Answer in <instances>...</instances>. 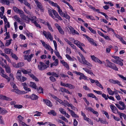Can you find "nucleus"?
Listing matches in <instances>:
<instances>
[{
  "label": "nucleus",
  "mask_w": 126,
  "mask_h": 126,
  "mask_svg": "<svg viewBox=\"0 0 126 126\" xmlns=\"http://www.w3.org/2000/svg\"><path fill=\"white\" fill-rule=\"evenodd\" d=\"M68 28H69V29L70 30V31L71 32L72 34H73V33H74V31H75V30L71 26H68Z\"/></svg>",
  "instance_id": "nucleus-48"
},
{
  "label": "nucleus",
  "mask_w": 126,
  "mask_h": 126,
  "mask_svg": "<svg viewBox=\"0 0 126 126\" xmlns=\"http://www.w3.org/2000/svg\"><path fill=\"white\" fill-rule=\"evenodd\" d=\"M107 65L106 66L109 67L116 71L118 70V68L115 66V64L110 62L108 60H106Z\"/></svg>",
  "instance_id": "nucleus-1"
},
{
  "label": "nucleus",
  "mask_w": 126,
  "mask_h": 126,
  "mask_svg": "<svg viewBox=\"0 0 126 126\" xmlns=\"http://www.w3.org/2000/svg\"><path fill=\"white\" fill-rule=\"evenodd\" d=\"M85 109L88 110V111H90L91 112H92L93 109L90 107H86L85 108Z\"/></svg>",
  "instance_id": "nucleus-60"
},
{
  "label": "nucleus",
  "mask_w": 126,
  "mask_h": 126,
  "mask_svg": "<svg viewBox=\"0 0 126 126\" xmlns=\"http://www.w3.org/2000/svg\"><path fill=\"white\" fill-rule=\"evenodd\" d=\"M88 28L90 30L91 32L94 34H96V32L94 30H93L90 27H88Z\"/></svg>",
  "instance_id": "nucleus-45"
},
{
  "label": "nucleus",
  "mask_w": 126,
  "mask_h": 126,
  "mask_svg": "<svg viewBox=\"0 0 126 126\" xmlns=\"http://www.w3.org/2000/svg\"><path fill=\"white\" fill-rule=\"evenodd\" d=\"M55 25L58 30L59 32L61 34H63L64 33V32L63 29L61 28V27L59 26L58 24L55 23Z\"/></svg>",
  "instance_id": "nucleus-9"
},
{
  "label": "nucleus",
  "mask_w": 126,
  "mask_h": 126,
  "mask_svg": "<svg viewBox=\"0 0 126 126\" xmlns=\"http://www.w3.org/2000/svg\"><path fill=\"white\" fill-rule=\"evenodd\" d=\"M111 116L115 120L117 121L120 120V119L118 117H115L113 114H111Z\"/></svg>",
  "instance_id": "nucleus-49"
},
{
  "label": "nucleus",
  "mask_w": 126,
  "mask_h": 126,
  "mask_svg": "<svg viewBox=\"0 0 126 126\" xmlns=\"http://www.w3.org/2000/svg\"><path fill=\"white\" fill-rule=\"evenodd\" d=\"M27 79V78L26 77L23 76L22 78L21 79V78L19 80L21 82H23L26 80Z\"/></svg>",
  "instance_id": "nucleus-52"
},
{
  "label": "nucleus",
  "mask_w": 126,
  "mask_h": 126,
  "mask_svg": "<svg viewBox=\"0 0 126 126\" xmlns=\"http://www.w3.org/2000/svg\"><path fill=\"white\" fill-rule=\"evenodd\" d=\"M109 82L112 83L113 84H117L120 86L123 87L122 85L120 84L121 82L119 81L118 80H115L113 79H110L109 80Z\"/></svg>",
  "instance_id": "nucleus-8"
},
{
  "label": "nucleus",
  "mask_w": 126,
  "mask_h": 126,
  "mask_svg": "<svg viewBox=\"0 0 126 126\" xmlns=\"http://www.w3.org/2000/svg\"><path fill=\"white\" fill-rule=\"evenodd\" d=\"M14 107L15 108L20 109L22 107V106L21 105H15Z\"/></svg>",
  "instance_id": "nucleus-55"
},
{
  "label": "nucleus",
  "mask_w": 126,
  "mask_h": 126,
  "mask_svg": "<svg viewBox=\"0 0 126 126\" xmlns=\"http://www.w3.org/2000/svg\"><path fill=\"white\" fill-rule=\"evenodd\" d=\"M70 113L71 114L73 117L75 118H78L79 117L74 112L73 110L71 111Z\"/></svg>",
  "instance_id": "nucleus-37"
},
{
  "label": "nucleus",
  "mask_w": 126,
  "mask_h": 126,
  "mask_svg": "<svg viewBox=\"0 0 126 126\" xmlns=\"http://www.w3.org/2000/svg\"><path fill=\"white\" fill-rule=\"evenodd\" d=\"M83 69L84 71H85L86 72L90 74L91 75H93L94 76L93 73L92 72L91 70H90L86 68H83Z\"/></svg>",
  "instance_id": "nucleus-20"
},
{
  "label": "nucleus",
  "mask_w": 126,
  "mask_h": 126,
  "mask_svg": "<svg viewBox=\"0 0 126 126\" xmlns=\"http://www.w3.org/2000/svg\"><path fill=\"white\" fill-rule=\"evenodd\" d=\"M11 91L12 92H14L18 94L21 93V91L18 89H14L11 90Z\"/></svg>",
  "instance_id": "nucleus-36"
},
{
  "label": "nucleus",
  "mask_w": 126,
  "mask_h": 126,
  "mask_svg": "<svg viewBox=\"0 0 126 126\" xmlns=\"http://www.w3.org/2000/svg\"><path fill=\"white\" fill-rule=\"evenodd\" d=\"M36 17L35 16H33L32 17H30V20H31V21L32 22L35 23V22H36L35 20V19L36 18Z\"/></svg>",
  "instance_id": "nucleus-40"
},
{
  "label": "nucleus",
  "mask_w": 126,
  "mask_h": 126,
  "mask_svg": "<svg viewBox=\"0 0 126 126\" xmlns=\"http://www.w3.org/2000/svg\"><path fill=\"white\" fill-rule=\"evenodd\" d=\"M5 27H6L8 28H9L10 27V25L9 23L8 22L7 23H5Z\"/></svg>",
  "instance_id": "nucleus-61"
},
{
  "label": "nucleus",
  "mask_w": 126,
  "mask_h": 126,
  "mask_svg": "<svg viewBox=\"0 0 126 126\" xmlns=\"http://www.w3.org/2000/svg\"><path fill=\"white\" fill-rule=\"evenodd\" d=\"M91 58L93 60L96 62H97L100 64L102 63L101 61L99 60L98 58L94 56V55L91 56Z\"/></svg>",
  "instance_id": "nucleus-10"
},
{
  "label": "nucleus",
  "mask_w": 126,
  "mask_h": 126,
  "mask_svg": "<svg viewBox=\"0 0 126 126\" xmlns=\"http://www.w3.org/2000/svg\"><path fill=\"white\" fill-rule=\"evenodd\" d=\"M33 54H31L30 55H25L24 56V59L27 60L29 62L31 60V58L33 57Z\"/></svg>",
  "instance_id": "nucleus-13"
},
{
  "label": "nucleus",
  "mask_w": 126,
  "mask_h": 126,
  "mask_svg": "<svg viewBox=\"0 0 126 126\" xmlns=\"http://www.w3.org/2000/svg\"><path fill=\"white\" fill-rule=\"evenodd\" d=\"M5 68L6 72L8 73H10L11 72L9 66H5Z\"/></svg>",
  "instance_id": "nucleus-43"
},
{
  "label": "nucleus",
  "mask_w": 126,
  "mask_h": 126,
  "mask_svg": "<svg viewBox=\"0 0 126 126\" xmlns=\"http://www.w3.org/2000/svg\"><path fill=\"white\" fill-rule=\"evenodd\" d=\"M110 108L112 112L115 113H116V112L118 113V110L116 107L113 105H110Z\"/></svg>",
  "instance_id": "nucleus-12"
},
{
  "label": "nucleus",
  "mask_w": 126,
  "mask_h": 126,
  "mask_svg": "<svg viewBox=\"0 0 126 126\" xmlns=\"http://www.w3.org/2000/svg\"><path fill=\"white\" fill-rule=\"evenodd\" d=\"M83 35L84 36L86 37V39L91 44L94 45L95 46H97L96 44L94 42V40L90 38L86 34H83Z\"/></svg>",
  "instance_id": "nucleus-7"
},
{
  "label": "nucleus",
  "mask_w": 126,
  "mask_h": 126,
  "mask_svg": "<svg viewBox=\"0 0 126 126\" xmlns=\"http://www.w3.org/2000/svg\"><path fill=\"white\" fill-rule=\"evenodd\" d=\"M79 55L82 61L81 62V63L85 65L89 66L90 67L92 66V65L85 60V57L83 55L80 53H79Z\"/></svg>",
  "instance_id": "nucleus-2"
},
{
  "label": "nucleus",
  "mask_w": 126,
  "mask_h": 126,
  "mask_svg": "<svg viewBox=\"0 0 126 126\" xmlns=\"http://www.w3.org/2000/svg\"><path fill=\"white\" fill-rule=\"evenodd\" d=\"M118 114L119 115L120 118L122 119V117L123 116L125 120H126V115L124 114L121 112H118Z\"/></svg>",
  "instance_id": "nucleus-21"
},
{
  "label": "nucleus",
  "mask_w": 126,
  "mask_h": 126,
  "mask_svg": "<svg viewBox=\"0 0 126 126\" xmlns=\"http://www.w3.org/2000/svg\"><path fill=\"white\" fill-rule=\"evenodd\" d=\"M64 109L62 108H60L59 109V110L60 112L63 114H64L65 113H66V112L64 111Z\"/></svg>",
  "instance_id": "nucleus-51"
},
{
  "label": "nucleus",
  "mask_w": 126,
  "mask_h": 126,
  "mask_svg": "<svg viewBox=\"0 0 126 126\" xmlns=\"http://www.w3.org/2000/svg\"><path fill=\"white\" fill-rule=\"evenodd\" d=\"M50 79L52 82H54L56 81L55 78L53 76H50L49 78Z\"/></svg>",
  "instance_id": "nucleus-53"
},
{
  "label": "nucleus",
  "mask_w": 126,
  "mask_h": 126,
  "mask_svg": "<svg viewBox=\"0 0 126 126\" xmlns=\"http://www.w3.org/2000/svg\"><path fill=\"white\" fill-rule=\"evenodd\" d=\"M66 87H68L69 88L72 89L75 88V86L72 84L69 83H67Z\"/></svg>",
  "instance_id": "nucleus-39"
},
{
  "label": "nucleus",
  "mask_w": 126,
  "mask_h": 126,
  "mask_svg": "<svg viewBox=\"0 0 126 126\" xmlns=\"http://www.w3.org/2000/svg\"><path fill=\"white\" fill-rule=\"evenodd\" d=\"M48 66L47 65L43 63L40 62L38 66L39 69L40 70H44L48 67Z\"/></svg>",
  "instance_id": "nucleus-5"
},
{
  "label": "nucleus",
  "mask_w": 126,
  "mask_h": 126,
  "mask_svg": "<svg viewBox=\"0 0 126 126\" xmlns=\"http://www.w3.org/2000/svg\"><path fill=\"white\" fill-rule=\"evenodd\" d=\"M87 95L88 97H92L93 98H94L96 100H98V98L96 97L94 94L92 93L88 94H87Z\"/></svg>",
  "instance_id": "nucleus-26"
},
{
  "label": "nucleus",
  "mask_w": 126,
  "mask_h": 126,
  "mask_svg": "<svg viewBox=\"0 0 126 126\" xmlns=\"http://www.w3.org/2000/svg\"><path fill=\"white\" fill-rule=\"evenodd\" d=\"M12 41V39L9 40H7L6 41V43L5 44V46H9L11 43V41Z\"/></svg>",
  "instance_id": "nucleus-42"
},
{
  "label": "nucleus",
  "mask_w": 126,
  "mask_h": 126,
  "mask_svg": "<svg viewBox=\"0 0 126 126\" xmlns=\"http://www.w3.org/2000/svg\"><path fill=\"white\" fill-rule=\"evenodd\" d=\"M72 40H74V43L75 44H76V45L79 44H80V42L78 40H75L74 39H73Z\"/></svg>",
  "instance_id": "nucleus-58"
},
{
  "label": "nucleus",
  "mask_w": 126,
  "mask_h": 126,
  "mask_svg": "<svg viewBox=\"0 0 126 126\" xmlns=\"http://www.w3.org/2000/svg\"><path fill=\"white\" fill-rule=\"evenodd\" d=\"M36 89L38 93H43V89L42 87H39V88H37Z\"/></svg>",
  "instance_id": "nucleus-35"
},
{
  "label": "nucleus",
  "mask_w": 126,
  "mask_h": 126,
  "mask_svg": "<svg viewBox=\"0 0 126 126\" xmlns=\"http://www.w3.org/2000/svg\"><path fill=\"white\" fill-rule=\"evenodd\" d=\"M12 50L9 48H5L4 50L5 53L7 54H10L12 53Z\"/></svg>",
  "instance_id": "nucleus-24"
},
{
  "label": "nucleus",
  "mask_w": 126,
  "mask_h": 126,
  "mask_svg": "<svg viewBox=\"0 0 126 126\" xmlns=\"http://www.w3.org/2000/svg\"><path fill=\"white\" fill-rule=\"evenodd\" d=\"M2 99L9 101H10L12 100V99L10 97H7L6 96L3 95V96Z\"/></svg>",
  "instance_id": "nucleus-31"
},
{
  "label": "nucleus",
  "mask_w": 126,
  "mask_h": 126,
  "mask_svg": "<svg viewBox=\"0 0 126 126\" xmlns=\"http://www.w3.org/2000/svg\"><path fill=\"white\" fill-rule=\"evenodd\" d=\"M58 11L60 15L61 16H63L64 14L63 12L62 11L61 9H60Z\"/></svg>",
  "instance_id": "nucleus-62"
},
{
  "label": "nucleus",
  "mask_w": 126,
  "mask_h": 126,
  "mask_svg": "<svg viewBox=\"0 0 126 126\" xmlns=\"http://www.w3.org/2000/svg\"><path fill=\"white\" fill-rule=\"evenodd\" d=\"M30 86L35 89H36L37 86L36 84L32 82H30Z\"/></svg>",
  "instance_id": "nucleus-23"
},
{
  "label": "nucleus",
  "mask_w": 126,
  "mask_h": 126,
  "mask_svg": "<svg viewBox=\"0 0 126 126\" xmlns=\"http://www.w3.org/2000/svg\"><path fill=\"white\" fill-rule=\"evenodd\" d=\"M36 4L38 8L40 9L41 11L43 12L44 10V9L42 6L41 3L39 1L36 3Z\"/></svg>",
  "instance_id": "nucleus-15"
},
{
  "label": "nucleus",
  "mask_w": 126,
  "mask_h": 126,
  "mask_svg": "<svg viewBox=\"0 0 126 126\" xmlns=\"http://www.w3.org/2000/svg\"><path fill=\"white\" fill-rule=\"evenodd\" d=\"M58 63L59 61L58 59L55 60V61L53 63V65L56 66H57L58 64Z\"/></svg>",
  "instance_id": "nucleus-50"
},
{
  "label": "nucleus",
  "mask_w": 126,
  "mask_h": 126,
  "mask_svg": "<svg viewBox=\"0 0 126 126\" xmlns=\"http://www.w3.org/2000/svg\"><path fill=\"white\" fill-rule=\"evenodd\" d=\"M38 97L35 94H32V95H31V99L32 100H37L38 99Z\"/></svg>",
  "instance_id": "nucleus-22"
},
{
  "label": "nucleus",
  "mask_w": 126,
  "mask_h": 126,
  "mask_svg": "<svg viewBox=\"0 0 126 126\" xmlns=\"http://www.w3.org/2000/svg\"><path fill=\"white\" fill-rule=\"evenodd\" d=\"M43 101L46 104V105L48 106L51 107L52 106V103L49 100L43 99Z\"/></svg>",
  "instance_id": "nucleus-14"
},
{
  "label": "nucleus",
  "mask_w": 126,
  "mask_h": 126,
  "mask_svg": "<svg viewBox=\"0 0 126 126\" xmlns=\"http://www.w3.org/2000/svg\"><path fill=\"white\" fill-rule=\"evenodd\" d=\"M47 25L49 30H50L51 31L53 32V30L51 27V25L48 22H46V24H45Z\"/></svg>",
  "instance_id": "nucleus-41"
},
{
  "label": "nucleus",
  "mask_w": 126,
  "mask_h": 126,
  "mask_svg": "<svg viewBox=\"0 0 126 126\" xmlns=\"http://www.w3.org/2000/svg\"><path fill=\"white\" fill-rule=\"evenodd\" d=\"M3 56H4L5 58L9 62H11V61L10 60V59L9 57L7 56V55H6L5 53H4V54H3Z\"/></svg>",
  "instance_id": "nucleus-44"
},
{
  "label": "nucleus",
  "mask_w": 126,
  "mask_h": 126,
  "mask_svg": "<svg viewBox=\"0 0 126 126\" xmlns=\"http://www.w3.org/2000/svg\"><path fill=\"white\" fill-rule=\"evenodd\" d=\"M74 73L78 75H79L80 77L79 78V79L81 80V79H83L85 80H88V79H87V77L85 76L83 74L80 72H78L76 71L73 72Z\"/></svg>",
  "instance_id": "nucleus-3"
},
{
  "label": "nucleus",
  "mask_w": 126,
  "mask_h": 126,
  "mask_svg": "<svg viewBox=\"0 0 126 126\" xmlns=\"http://www.w3.org/2000/svg\"><path fill=\"white\" fill-rule=\"evenodd\" d=\"M1 3L2 4H6L7 5L9 4V2L8 0H1Z\"/></svg>",
  "instance_id": "nucleus-32"
},
{
  "label": "nucleus",
  "mask_w": 126,
  "mask_h": 126,
  "mask_svg": "<svg viewBox=\"0 0 126 126\" xmlns=\"http://www.w3.org/2000/svg\"><path fill=\"white\" fill-rule=\"evenodd\" d=\"M119 103L120 105L122 106V108H123V110L126 109V106L125 105L124 103L121 101H120L119 102Z\"/></svg>",
  "instance_id": "nucleus-25"
},
{
  "label": "nucleus",
  "mask_w": 126,
  "mask_h": 126,
  "mask_svg": "<svg viewBox=\"0 0 126 126\" xmlns=\"http://www.w3.org/2000/svg\"><path fill=\"white\" fill-rule=\"evenodd\" d=\"M23 3L27 6H28V7L31 9V7L30 4L26 0H23Z\"/></svg>",
  "instance_id": "nucleus-27"
},
{
  "label": "nucleus",
  "mask_w": 126,
  "mask_h": 126,
  "mask_svg": "<svg viewBox=\"0 0 126 126\" xmlns=\"http://www.w3.org/2000/svg\"><path fill=\"white\" fill-rule=\"evenodd\" d=\"M66 58L68 60H72V59L71 57L68 55L66 54L65 55Z\"/></svg>",
  "instance_id": "nucleus-63"
},
{
  "label": "nucleus",
  "mask_w": 126,
  "mask_h": 126,
  "mask_svg": "<svg viewBox=\"0 0 126 126\" xmlns=\"http://www.w3.org/2000/svg\"><path fill=\"white\" fill-rule=\"evenodd\" d=\"M36 113H37L36 114H35L34 115V116H40L41 115V114H42V113L38 111H37L36 112Z\"/></svg>",
  "instance_id": "nucleus-59"
},
{
  "label": "nucleus",
  "mask_w": 126,
  "mask_h": 126,
  "mask_svg": "<svg viewBox=\"0 0 126 126\" xmlns=\"http://www.w3.org/2000/svg\"><path fill=\"white\" fill-rule=\"evenodd\" d=\"M0 75L3 77L5 78L7 80V82H9L10 80V79L8 76L4 74V71L2 68L0 67Z\"/></svg>",
  "instance_id": "nucleus-4"
},
{
  "label": "nucleus",
  "mask_w": 126,
  "mask_h": 126,
  "mask_svg": "<svg viewBox=\"0 0 126 126\" xmlns=\"http://www.w3.org/2000/svg\"><path fill=\"white\" fill-rule=\"evenodd\" d=\"M48 113L49 115H52L54 116L56 115V113L53 110H50L49 112H48Z\"/></svg>",
  "instance_id": "nucleus-29"
},
{
  "label": "nucleus",
  "mask_w": 126,
  "mask_h": 126,
  "mask_svg": "<svg viewBox=\"0 0 126 126\" xmlns=\"http://www.w3.org/2000/svg\"><path fill=\"white\" fill-rule=\"evenodd\" d=\"M14 18L18 23H20L21 22V19L16 15H15L14 16Z\"/></svg>",
  "instance_id": "nucleus-34"
},
{
  "label": "nucleus",
  "mask_w": 126,
  "mask_h": 126,
  "mask_svg": "<svg viewBox=\"0 0 126 126\" xmlns=\"http://www.w3.org/2000/svg\"><path fill=\"white\" fill-rule=\"evenodd\" d=\"M8 112V111L6 110L3 108L0 107V113L2 115H4L6 113Z\"/></svg>",
  "instance_id": "nucleus-18"
},
{
  "label": "nucleus",
  "mask_w": 126,
  "mask_h": 126,
  "mask_svg": "<svg viewBox=\"0 0 126 126\" xmlns=\"http://www.w3.org/2000/svg\"><path fill=\"white\" fill-rule=\"evenodd\" d=\"M43 34L44 35L46 38L47 39H49L51 41H52L53 38L50 33L49 32H46L45 31H43Z\"/></svg>",
  "instance_id": "nucleus-6"
},
{
  "label": "nucleus",
  "mask_w": 126,
  "mask_h": 126,
  "mask_svg": "<svg viewBox=\"0 0 126 126\" xmlns=\"http://www.w3.org/2000/svg\"><path fill=\"white\" fill-rule=\"evenodd\" d=\"M62 120L64 121L65 122L68 123V120L64 116H63L60 117Z\"/></svg>",
  "instance_id": "nucleus-56"
},
{
  "label": "nucleus",
  "mask_w": 126,
  "mask_h": 126,
  "mask_svg": "<svg viewBox=\"0 0 126 126\" xmlns=\"http://www.w3.org/2000/svg\"><path fill=\"white\" fill-rule=\"evenodd\" d=\"M24 64L23 63H19L17 64V68H19L22 67L24 65Z\"/></svg>",
  "instance_id": "nucleus-46"
},
{
  "label": "nucleus",
  "mask_w": 126,
  "mask_h": 126,
  "mask_svg": "<svg viewBox=\"0 0 126 126\" xmlns=\"http://www.w3.org/2000/svg\"><path fill=\"white\" fill-rule=\"evenodd\" d=\"M21 71L20 70H18L16 76V79L18 80L21 78Z\"/></svg>",
  "instance_id": "nucleus-16"
},
{
  "label": "nucleus",
  "mask_w": 126,
  "mask_h": 126,
  "mask_svg": "<svg viewBox=\"0 0 126 126\" xmlns=\"http://www.w3.org/2000/svg\"><path fill=\"white\" fill-rule=\"evenodd\" d=\"M11 56L13 58L15 59L16 60H17L18 59V57L15 54L12 53L11 54Z\"/></svg>",
  "instance_id": "nucleus-38"
},
{
  "label": "nucleus",
  "mask_w": 126,
  "mask_h": 126,
  "mask_svg": "<svg viewBox=\"0 0 126 126\" xmlns=\"http://www.w3.org/2000/svg\"><path fill=\"white\" fill-rule=\"evenodd\" d=\"M115 105L120 110H123V108H122V107H121L120 105L119 104H115Z\"/></svg>",
  "instance_id": "nucleus-57"
},
{
  "label": "nucleus",
  "mask_w": 126,
  "mask_h": 126,
  "mask_svg": "<svg viewBox=\"0 0 126 126\" xmlns=\"http://www.w3.org/2000/svg\"><path fill=\"white\" fill-rule=\"evenodd\" d=\"M107 90L109 94L111 95H113V93H112L113 91L109 88H107Z\"/></svg>",
  "instance_id": "nucleus-47"
},
{
  "label": "nucleus",
  "mask_w": 126,
  "mask_h": 126,
  "mask_svg": "<svg viewBox=\"0 0 126 126\" xmlns=\"http://www.w3.org/2000/svg\"><path fill=\"white\" fill-rule=\"evenodd\" d=\"M65 17L66 19L69 20L70 19V17L67 14H64L63 16Z\"/></svg>",
  "instance_id": "nucleus-54"
},
{
  "label": "nucleus",
  "mask_w": 126,
  "mask_h": 126,
  "mask_svg": "<svg viewBox=\"0 0 126 126\" xmlns=\"http://www.w3.org/2000/svg\"><path fill=\"white\" fill-rule=\"evenodd\" d=\"M61 63L63 64V65L67 69H69V66L67 63L65 62L64 60L61 61Z\"/></svg>",
  "instance_id": "nucleus-19"
},
{
  "label": "nucleus",
  "mask_w": 126,
  "mask_h": 126,
  "mask_svg": "<svg viewBox=\"0 0 126 126\" xmlns=\"http://www.w3.org/2000/svg\"><path fill=\"white\" fill-rule=\"evenodd\" d=\"M19 121L18 122L20 124H21V122H23L22 121L23 120L24 118L21 115H19L17 117Z\"/></svg>",
  "instance_id": "nucleus-30"
},
{
  "label": "nucleus",
  "mask_w": 126,
  "mask_h": 126,
  "mask_svg": "<svg viewBox=\"0 0 126 126\" xmlns=\"http://www.w3.org/2000/svg\"><path fill=\"white\" fill-rule=\"evenodd\" d=\"M78 122L76 120V119H74V120L73 124L74 126H77L78 124Z\"/></svg>",
  "instance_id": "nucleus-64"
},
{
  "label": "nucleus",
  "mask_w": 126,
  "mask_h": 126,
  "mask_svg": "<svg viewBox=\"0 0 126 126\" xmlns=\"http://www.w3.org/2000/svg\"><path fill=\"white\" fill-rule=\"evenodd\" d=\"M52 12L54 15L55 16V17L57 18L60 20H62V19L61 17L59 15L58 13L54 10H52Z\"/></svg>",
  "instance_id": "nucleus-11"
},
{
  "label": "nucleus",
  "mask_w": 126,
  "mask_h": 126,
  "mask_svg": "<svg viewBox=\"0 0 126 126\" xmlns=\"http://www.w3.org/2000/svg\"><path fill=\"white\" fill-rule=\"evenodd\" d=\"M95 83H96V85L98 87L101 88L102 89H103V87L102 86L101 84L100 83L99 81L97 80H96L95 81Z\"/></svg>",
  "instance_id": "nucleus-28"
},
{
  "label": "nucleus",
  "mask_w": 126,
  "mask_h": 126,
  "mask_svg": "<svg viewBox=\"0 0 126 126\" xmlns=\"http://www.w3.org/2000/svg\"><path fill=\"white\" fill-rule=\"evenodd\" d=\"M48 12L49 15L51 16L53 19H54L55 17L52 14V13H53L52 10L51 9H49L48 10Z\"/></svg>",
  "instance_id": "nucleus-33"
},
{
  "label": "nucleus",
  "mask_w": 126,
  "mask_h": 126,
  "mask_svg": "<svg viewBox=\"0 0 126 126\" xmlns=\"http://www.w3.org/2000/svg\"><path fill=\"white\" fill-rule=\"evenodd\" d=\"M40 41L42 43L43 46L47 49L50 48V46L46 44L44 41L41 40Z\"/></svg>",
  "instance_id": "nucleus-17"
}]
</instances>
